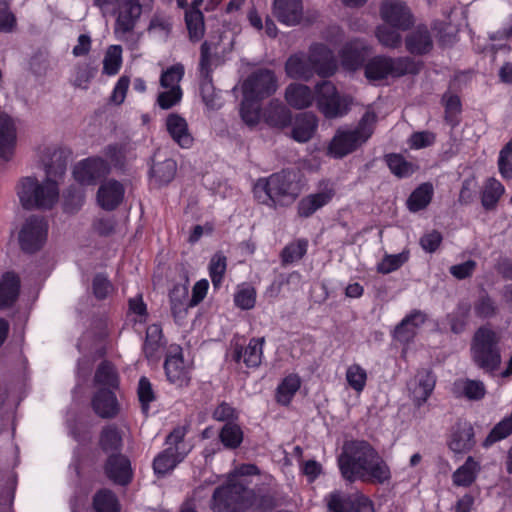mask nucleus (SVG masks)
<instances>
[{"label": "nucleus", "instance_id": "41", "mask_svg": "<svg viewBox=\"0 0 512 512\" xmlns=\"http://www.w3.org/2000/svg\"><path fill=\"white\" fill-rule=\"evenodd\" d=\"M433 187L430 183H423L416 188L407 200L410 211L417 212L424 209L432 199Z\"/></svg>", "mask_w": 512, "mask_h": 512}, {"label": "nucleus", "instance_id": "3", "mask_svg": "<svg viewBox=\"0 0 512 512\" xmlns=\"http://www.w3.org/2000/svg\"><path fill=\"white\" fill-rule=\"evenodd\" d=\"M336 69L337 62L332 51L322 44L313 45L309 55L301 53L290 56L285 64V71L290 78L304 81L310 80L314 74L332 76Z\"/></svg>", "mask_w": 512, "mask_h": 512}, {"label": "nucleus", "instance_id": "31", "mask_svg": "<svg viewBox=\"0 0 512 512\" xmlns=\"http://www.w3.org/2000/svg\"><path fill=\"white\" fill-rule=\"evenodd\" d=\"M452 391L456 397H464L471 401H479L486 394V388L482 381L468 378L456 380Z\"/></svg>", "mask_w": 512, "mask_h": 512}, {"label": "nucleus", "instance_id": "48", "mask_svg": "<svg viewBox=\"0 0 512 512\" xmlns=\"http://www.w3.org/2000/svg\"><path fill=\"white\" fill-rule=\"evenodd\" d=\"M474 312L477 317L487 319L495 317L499 312V307L493 298L484 293L475 301Z\"/></svg>", "mask_w": 512, "mask_h": 512}, {"label": "nucleus", "instance_id": "56", "mask_svg": "<svg viewBox=\"0 0 512 512\" xmlns=\"http://www.w3.org/2000/svg\"><path fill=\"white\" fill-rule=\"evenodd\" d=\"M96 68L89 63L77 64L73 74V84L76 87L86 89L91 79L94 78Z\"/></svg>", "mask_w": 512, "mask_h": 512}, {"label": "nucleus", "instance_id": "52", "mask_svg": "<svg viewBox=\"0 0 512 512\" xmlns=\"http://www.w3.org/2000/svg\"><path fill=\"white\" fill-rule=\"evenodd\" d=\"M121 53V46L114 45L109 47L103 60V72L105 74L115 75L118 73L122 63Z\"/></svg>", "mask_w": 512, "mask_h": 512}, {"label": "nucleus", "instance_id": "20", "mask_svg": "<svg viewBox=\"0 0 512 512\" xmlns=\"http://www.w3.org/2000/svg\"><path fill=\"white\" fill-rule=\"evenodd\" d=\"M264 342V337H261L252 338L246 347L235 345L232 359L237 363L243 360L249 368L258 367L262 361Z\"/></svg>", "mask_w": 512, "mask_h": 512}, {"label": "nucleus", "instance_id": "9", "mask_svg": "<svg viewBox=\"0 0 512 512\" xmlns=\"http://www.w3.org/2000/svg\"><path fill=\"white\" fill-rule=\"evenodd\" d=\"M266 180L275 206L290 205L301 193V186L297 179V174L293 171L283 170L272 174L266 178Z\"/></svg>", "mask_w": 512, "mask_h": 512}, {"label": "nucleus", "instance_id": "50", "mask_svg": "<svg viewBox=\"0 0 512 512\" xmlns=\"http://www.w3.org/2000/svg\"><path fill=\"white\" fill-rule=\"evenodd\" d=\"M184 76V66L182 64H175L165 71L160 76V85L164 89L181 88L180 82Z\"/></svg>", "mask_w": 512, "mask_h": 512}, {"label": "nucleus", "instance_id": "23", "mask_svg": "<svg viewBox=\"0 0 512 512\" xmlns=\"http://www.w3.org/2000/svg\"><path fill=\"white\" fill-rule=\"evenodd\" d=\"M318 127L317 117L312 113H301L295 118L290 136L299 143L308 142Z\"/></svg>", "mask_w": 512, "mask_h": 512}, {"label": "nucleus", "instance_id": "13", "mask_svg": "<svg viewBox=\"0 0 512 512\" xmlns=\"http://www.w3.org/2000/svg\"><path fill=\"white\" fill-rule=\"evenodd\" d=\"M152 7L153 0H126L115 22V34L122 37L131 32L141 14L144 11H151Z\"/></svg>", "mask_w": 512, "mask_h": 512}, {"label": "nucleus", "instance_id": "21", "mask_svg": "<svg viewBox=\"0 0 512 512\" xmlns=\"http://www.w3.org/2000/svg\"><path fill=\"white\" fill-rule=\"evenodd\" d=\"M125 189L116 180H108L102 183L97 192V201L105 210H114L122 202Z\"/></svg>", "mask_w": 512, "mask_h": 512}, {"label": "nucleus", "instance_id": "17", "mask_svg": "<svg viewBox=\"0 0 512 512\" xmlns=\"http://www.w3.org/2000/svg\"><path fill=\"white\" fill-rule=\"evenodd\" d=\"M272 12L280 23L295 26L302 21L303 2L302 0H273Z\"/></svg>", "mask_w": 512, "mask_h": 512}, {"label": "nucleus", "instance_id": "38", "mask_svg": "<svg viewBox=\"0 0 512 512\" xmlns=\"http://www.w3.org/2000/svg\"><path fill=\"white\" fill-rule=\"evenodd\" d=\"M480 465L473 457L469 456L465 463L460 466L452 475L453 483L456 486H470L476 479Z\"/></svg>", "mask_w": 512, "mask_h": 512}, {"label": "nucleus", "instance_id": "27", "mask_svg": "<svg viewBox=\"0 0 512 512\" xmlns=\"http://www.w3.org/2000/svg\"><path fill=\"white\" fill-rule=\"evenodd\" d=\"M105 471L109 479L120 485H126L132 477L130 462L123 455H111L107 460Z\"/></svg>", "mask_w": 512, "mask_h": 512}, {"label": "nucleus", "instance_id": "45", "mask_svg": "<svg viewBox=\"0 0 512 512\" xmlns=\"http://www.w3.org/2000/svg\"><path fill=\"white\" fill-rule=\"evenodd\" d=\"M354 494L346 495L334 491L326 497L328 509L332 512H352L354 509Z\"/></svg>", "mask_w": 512, "mask_h": 512}, {"label": "nucleus", "instance_id": "60", "mask_svg": "<svg viewBox=\"0 0 512 512\" xmlns=\"http://www.w3.org/2000/svg\"><path fill=\"white\" fill-rule=\"evenodd\" d=\"M100 442L105 451H117L121 447L122 439L116 428L107 427L102 431Z\"/></svg>", "mask_w": 512, "mask_h": 512}, {"label": "nucleus", "instance_id": "28", "mask_svg": "<svg viewBox=\"0 0 512 512\" xmlns=\"http://www.w3.org/2000/svg\"><path fill=\"white\" fill-rule=\"evenodd\" d=\"M263 119L271 127L284 129L292 123V114L281 102L272 100L263 111Z\"/></svg>", "mask_w": 512, "mask_h": 512}, {"label": "nucleus", "instance_id": "11", "mask_svg": "<svg viewBox=\"0 0 512 512\" xmlns=\"http://www.w3.org/2000/svg\"><path fill=\"white\" fill-rule=\"evenodd\" d=\"M277 89V79L268 69L252 73L242 84L243 96L261 101L272 95Z\"/></svg>", "mask_w": 512, "mask_h": 512}, {"label": "nucleus", "instance_id": "8", "mask_svg": "<svg viewBox=\"0 0 512 512\" xmlns=\"http://www.w3.org/2000/svg\"><path fill=\"white\" fill-rule=\"evenodd\" d=\"M419 69V64L409 57L376 56L365 65V76L369 80H381L387 76L400 77L405 74H415Z\"/></svg>", "mask_w": 512, "mask_h": 512}, {"label": "nucleus", "instance_id": "6", "mask_svg": "<svg viewBox=\"0 0 512 512\" xmlns=\"http://www.w3.org/2000/svg\"><path fill=\"white\" fill-rule=\"evenodd\" d=\"M254 493L239 478H232L226 485L215 489L211 509L214 512H241L252 505Z\"/></svg>", "mask_w": 512, "mask_h": 512}, {"label": "nucleus", "instance_id": "63", "mask_svg": "<svg viewBox=\"0 0 512 512\" xmlns=\"http://www.w3.org/2000/svg\"><path fill=\"white\" fill-rule=\"evenodd\" d=\"M92 291L97 299L102 300L112 293L113 285L105 275L97 274L92 281Z\"/></svg>", "mask_w": 512, "mask_h": 512}, {"label": "nucleus", "instance_id": "64", "mask_svg": "<svg viewBox=\"0 0 512 512\" xmlns=\"http://www.w3.org/2000/svg\"><path fill=\"white\" fill-rule=\"evenodd\" d=\"M182 90L181 88L166 89L157 96V104L160 108L167 110L175 106L181 101Z\"/></svg>", "mask_w": 512, "mask_h": 512}, {"label": "nucleus", "instance_id": "35", "mask_svg": "<svg viewBox=\"0 0 512 512\" xmlns=\"http://www.w3.org/2000/svg\"><path fill=\"white\" fill-rule=\"evenodd\" d=\"M176 170L177 165L173 159L160 160L155 155L150 169V177L157 185L167 184L175 177Z\"/></svg>", "mask_w": 512, "mask_h": 512}, {"label": "nucleus", "instance_id": "33", "mask_svg": "<svg viewBox=\"0 0 512 512\" xmlns=\"http://www.w3.org/2000/svg\"><path fill=\"white\" fill-rule=\"evenodd\" d=\"M433 41L426 26L420 25L406 37V48L412 54L428 53Z\"/></svg>", "mask_w": 512, "mask_h": 512}, {"label": "nucleus", "instance_id": "39", "mask_svg": "<svg viewBox=\"0 0 512 512\" xmlns=\"http://www.w3.org/2000/svg\"><path fill=\"white\" fill-rule=\"evenodd\" d=\"M162 329L158 324L150 325L146 330L143 351L147 358L158 357L162 347Z\"/></svg>", "mask_w": 512, "mask_h": 512}, {"label": "nucleus", "instance_id": "37", "mask_svg": "<svg viewBox=\"0 0 512 512\" xmlns=\"http://www.w3.org/2000/svg\"><path fill=\"white\" fill-rule=\"evenodd\" d=\"M365 47L359 42L347 44L341 52V63L348 70L359 68L366 58Z\"/></svg>", "mask_w": 512, "mask_h": 512}, {"label": "nucleus", "instance_id": "4", "mask_svg": "<svg viewBox=\"0 0 512 512\" xmlns=\"http://www.w3.org/2000/svg\"><path fill=\"white\" fill-rule=\"evenodd\" d=\"M377 115L366 111L353 130H338L330 141L328 152L335 158H342L364 144L373 134Z\"/></svg>", "mask_w": 512, "mask_h": 512}, {"label": "nucleus", "instance_id": "19", "mask_svg": "<svg viewBox=\"0 0 512 512\" xmlns=\"http://www.w3.org/2000/svg\"><path fill=\"white\" fill-rule=\"evenodd\" d=\"M17 144L15 121L6 113H0V157L9 161Z\"/></svg>", "mask_w": 512, "mask_h": 512}, {"label": "nucleus", "instance_id": "5", "mask_svg": "<svg viewBox=\"0 0 512 512\" xmlns=\"http://www.w3.org/2000/svg\"><path fill=\"white\" fill-rule=\"evenodd\" d=\"M500 336L488 327L479 328L471 344V357L485 373L494 374L501 365Z\"/></svg>", "mask_w": 512, "mask_h": 512}, {"label": "nucleus", "instance_id": "46", "mask_svg": "<svg viewBox=\"0 0 512 512\" xmlns=\"http://www.w3.org/2000/svg\"><path fill=\"white\" fill-rule=\"evenodd\" d=\"M240 115L242 120L250 127L259 123L260 120V105L259 100H254L249 97L243 96L241 102Z\"/></svg>", "mask_w": 512, "mask_h": 512}, {"label": "nucleus", "instance_id": "12", "mask_svg": "<svg viewBox=\"0 0 512 512\" xmlns=\"http://www.w3.org/2000/svg\"><path fill=\"white\" fill-rule=\"evenodd\" d=\"M47 237V223L43 218L32 216L26 220L19 232L21 249L26 253H35L42 248Z\"/></svg>", "mask_w": 512, "mask_h": 512}, {"label": "nucleus", "instance_id": "58", "mask_svg": "<svg viewBox=\"0 0 512 512\" xmlns=\"http://www.w3.org/2000/svg\"><path fill=\"white\" fill-rule=\"evenodd\" d=\"M226 257L220 253L215 254L209 264V273L214 287H219L226 271Z\"/></svg>", "mask_w": 512, "mask_h": 512}, {"label": "nucleus", "instance_id": "59", "mask_svg": "<svg viewBox=\"0 0 512 512\" xmlns=\"http://www.w3.org/2000/svg\"><path fill=\"white\" fill-rule=\"evenodd\" d=\"M200 94L203 102L210 108L217 106V94L212 84V76L200 75Z\"/></svg>", "mask_w": 512, "mask_h": 512}, {"label": "nucleus", "instance_id": "57", "mask_svg": "<svg viewBox=\"0 0 512 512\" xmlns=\"http://www.w3.org/2000/svg\"><path fill=\"white\" fill-rule=\"evenodd\" d=\"M376 36L382 45L389 48H396L401 44V35L392 26H379Z\"/></svg>", "mask_w": 512, "mask_h": 512}, {"label": "nucleus", "instance_id": "51", "mask_svg": "<svg viewBox=\"0 0 512 512\" xmlns=\"http://www.w3.org/2000/svg\"><path fill=\"white\" fill-rule=\"evenodd\" d=\"M346 380L354 391L360 393L366 385L367 373L359 364H352L346 370Z\"/></svg>", "mask_w": 512, "mask_h": 512}, {"label": "nucleus", "instance_id": "22", "mask_svg": "<svg viewBox=\"0 0 512 512\" xmlns=\"http://www.w3.org/2000/svg\"><path fill=\"white\" fill-rule=\"evenodd\" d=\"M426 321V315L419 311L414 310L407 315L398 324L394 331V338L403 343L408 344L413 340L416 335V330Z\"/></svg>", "mask_w": 512, "mask_h": 512}, {"label": "nucleus", "instance_id": "32", "mask_svg": "<svg viewBox=\"0 0 512 512\" xmlns=\"http://www.w3.org/2000/svg\"><path fill=\"white\" fill-rule=\"evenodd\" d=\"M166 126L173 140L183 148L192 145L193 138L188 131L186 120L178 114H170L166 120Z\"/></svg>", "mask_w": 512, "mask_h": 512}, {"label": "nucleus", "instance_id": "55", "mask_svg": "<svg viewBox=\"0 0 512 512\" xmlns=\"http://www.w3.org/2000/svg\"><path fill=\"white\" fill-rule=\"evenodd\" d=\"M409 253L401 252L399 254L386 255L383 260L377 265V271L382 274L391 273L400 268L405 262L408 261Z\"/></svg>", "mask_w": 512, "mask_h": 512}, {"label": "nucleus", "instance_id": "29", "mask_svg": "<svg viewBox=\"0 0 512 512\" xmlns=\"http://www.w3.org/2000/svg\"><path fill=\"white\" fill-rule=\"evenodd\" d=\"M475 445L474 430L470 423H457L449 442V448L455 453H464Z\"/></svg>", "mask_w": 512, "mask_h": 512}, {"label": "nucleus", "instance_id": "16", "mask_svg": "<svg viewBox=\"0 0 512 512\" xmlns=\"http://www.w3.org/2000/svg\"><path fill=\"white\" fill-rule=\"evenodd\" d=\"M164 369L168 381L177 387H186L191 380V366L185 363L181 353L166 358Z\"/></svg>", "mask_w": 512, "mask_h": 512}, {"label": "nucleus", "instance_id": "49", "mask_svg": "<svg viewBox=\"0 0 512 512\" xmlns=\"http://www.w3.org/2000/svg\"><path fill=\"white\" fill-rule=\"evenodd\" d=\"M94 508L97 512H119L118 500L109 490H101L94 496Z\"/></svg>", "mask_w": 512, "mask_h": 512}, {"label": "nucleus", "instance_id": "34", "mask_svg": "<svg viewBox=\"0 0 512 512\" xmlns=\"http://www.w3.org/2000/svg\"><path fill=\"white\" fill-rule=\"evenodd\" d=\"M19 290V277L12 272L5 273L0 280V308L12 306L19 296Z\"/></svg>", "mask_w": 512, "mask_h": 512}, {"label": "nucleus", "instance_id": "44", "mask_svg": "<svg viewBox=\"0 0 512 512\" xmlns=\"http://www.w3.org/2000/svg\"><path fill=\"white\" fill-rule=\"evenodd\" d=\"M185 21L189 37L193 41L200 40L204 35V17L199 9H190L185 13Z\"/></svg>", "mask_w": 512, "mask_h": 512}, {"label": "nucleus", "instance_id": "47", "mask_svg": "<svg viewBox=\"0 0 512 512\" xmlns=\"http://www.w3.org/2000/svg\"><path fill=\"white\" fill-rule=\"evenodd\" d=\"M504 192L503 185L496 179H489L482 193V205L485 209H493Z\"/></svg>", "mask_w": 512, "mask_h": 512}, {"label": "nucleus", "instance_id": "36", "mask_svg": "<svg viewBox=\"0 0 512 512\" xmlns=\"http://www.w3.org/2000/svg\"><path fill=\"white\" fill-rule=\"evenodd\" d=\"M171 312L176 321H180L186 315L187 309L193 307L185 285H175L170 292Z\"/></svg>", "mask_w": 512, "mask_h": 512}, {"label": "nucleus", "instance_id": "24", "mask_svg": "<svg viewBox=\"0 0 512 512\" xmlns=\"http://www.w3.org/2000/svg\"><path fill=\"white\" fill-rule=\"evenodd\" d=\"M219 45V39L206 40L202 43L199 61L200 75L211 76L213 69L221 64Z\"/></svg>", "mask_w": 512, "mask_h": 512}, {"label": "nucleus", "instance_id": "25", "mask_svg": "<svg viewBox=\"0 0 512 512\" xmlns=\"http://www.w3.org/2000/svg\"><path fill=\"white\" fill-rule=\"evenodd\" d=\"M284 97L286 102L297 110L310 107L315 100L311 88L301 83L289 84L285 89Z\"/></svg>", "mask_w": 512, "mask_h": 512}, {"label": "nucleus", "instance_id": "26", "mask_svg": "<svg viewBox=\"0 0 512 512\" xmlns=\"http://www.w3.org/2000/svg\"><path fill=\"white\" fill-rule=\"evenodd\" d=\"M335 191L332 187H325L322 191L302 198L298 203V215L303 218L310 217L318 209L331 201Z\"/></svg>", "mask_w": 512, "mask_h": 512}, {"label": "nucleus", "instance_id": "62", "mask_svg": "<svg viewBox=\"0 0 512 512\" xmlns=\"http://www.w3.org/2000/svg\"><path fill=\"white\" fill-rule=\"evenodd\" d=\"M234 302L237 307L243 310L252 309L256 302L255 289L250 286L239 289L234 295Z\"/></svg>", "mask_w": 512, "mask_h": 512}, {"label": "nucleus", "instance_id": "54", "mask_svg": "<svg viewBox=\"0 0 512 512\" xmlns=\"http://www.w3.org/2000/svg\"><path fill=\"white\" fill-rule=\"evenodd\" d=\"M307 246L308 242L303 239L287 245L281 253L283 264H289L300 260L305 255Z\"/></svg>", "mask_w": 512, "mask_h": 512}, {"label": "nucleus", "instance_id": "43", "mask_svg": "<svg viewBox=\"0 0 512 512\" xmlns=\"http://www.w3.org/2000/svg\"><path fill=\"white\" fill-rule=\"evenodd\" d=\"M219 439L225 448L236 449L243 441V431L233 422L226 423L220 430Z\"/></svg>", "mask_w": 512, "mask_h": 512}, {"label": "nucleus", "instance_id": "14", "mask_svg": "<svg viewBox=\"0 0 512 512\" xmlns=\"http://www.w3.org/2000/svg\"><path fill=\"white\" fill-rule=\"evenodd\" d=\"M109 170L108 163L102 158H87L75 165L73 176L80 184L91 185L106 176Z\"/></svg>", "mask_w": 512, "mask_h": 512}, {"label": "nucleus", "instance_id": "18", "mask_svg": "<svg viewBox=\"0 0 512 512\" xmlns=\"http://www.w3.org/2000/svg\"><path fill=\"white\" fill-rule=\"evenodd\" d=\"M436 384V377L431 370L422 369L417 372L414 379L409 383V390L415 405L418 407L427 401L433 392Z\"/></svg>", "mask_w": 512, "mask_h": 512}, {"label": "nucleus", "instance_id": "30", "mask_svg": "<svg viewBox=\"0 0 512 512\" xmlns=\"http://www.w3.org/2000/svg\"><path fill=\"white\" fill-rule=\"evenodd\" d=\"M95 413L102 418H112L118 412L117 400L109 389H99L92 399Z\"/></svg>", "mask_w": 512, "mask_h": 512}, {"label": "nucleus", "instance_id": "1", "mask_svg": "<svg viewBox=\"0 0 512 512\" xmlns=\"http://www.w3.org/2000/svg\"><path fill=\"white\" fill-rule=\"evenodd\" d=\"M71 152L66 149L49 147L45 150L44 166L46 181L42 184L36 178L26 177L18 187V196L25 209H49L58 201V179L66 172Z\"/></svg>", "mask_w": 512, "mask_h": 512}, {"label": "nucleus", "instance_id": "7", "mask_svg": "<svg viewBox=\"0 0 512 512\" xmlns=\"http://www.w3.org/2000/svg\"><path fill=\"white\" fill-rule=\"evenodd\" d=\"M185 430L175 428L166 438L167 447L153 461L155 474L164 476L170 473L183 461L190 451V446L184 441Z\"/></svg>", "mask_w": 512, "mask_h": 512}, {"label": "nucleus", "instance_id": "10", "mask_svg": "<svg viewBox=\"0 0 512 512\" xmlns=\"http://www.w3.org/2000/svg\"><path fill=\"white\" fill-rule=\"evenodd\" d=\"M316 100L319 110L327 118L341 117L348 111V101L340 97L336 87L330 81L316 85Z\"/></svg>", "mask_w": 512, "mask_h": 512}, {"label": "nucleus", "instance_id": "15", "mask_svg": "<svg viewBox=\"0 0 512 512\" xmlns=\"http://www.w3.org/2000/svg\"><path fill=\"white\" fill-rule=\"evenodd\" d=\"M381 16L387 24L400 30H407L413 23L409 8L400 0H385Z\"/></svg>", "mask_w": 512, "mask_h": 512}, {"label": "nucleus", "instance_id": "61", "mask_svg": "<svg viewBox=\"0 0 512 512\" xmlns=\"http://www.w3.org/2000/svg\"><path fill=\"white\" fill-rule=\"evenodd\" d=\"M498 166L502 177L512 178V139L500 151Z\"/></svg>", "mask_w": 512, "mask_h": 512}, {"label": "nucleus", "instance_id": "40", "mask_svg": "<svg viewBox=\"0 0 512 512\" xmlns=\"http://www.w3.org/2000/svg\"><path fill=\"white\" fill-rule=\"evenodd\" d=\"M301 380L298 375L290 374L279 384L276 392V400L282 405H288L299 390Z\"/></svg>", "mask_w": 512, "mask_h": 512}, {"label": "nucleus", "instance_id": "2", "mask_svg": "<svg viewBox=\"0 0 512 512\" xmlns=\"http://www.w3.org/2000/svg\"><path fill=\"white\" fill-rule=\"evenodd\" d=\"M342 477L353 483L356 480L373 484L390 481L391 471L377 450L367 441L353 440L344 443L338 458Z\"/></svg>", "mask_w": 512, "mask_h": 512}, {"label": "nucleus", "instance_id": "42", "mask_svg": "<svg viewBox=\"0 0 512 512\" xmlns=\"http://www.w3.org/2000/svg\"><path fill=\"white\" fill-rule=\"evenodd\" d=\"M385 161H386L390 171L398 178L409 177L417 169V166H415L413 163L407 161L400 154L386 155Z\"/></svg>", "mask_w": 512, "mask_h": 512}, {"label": "nucleus", "instance_id": "53", "mask_svg": "<svg viewBox=\"0 0 512 512\" xmlns=\"http://www.w3.org/2000/svg\"><path fill=\"white\" fill-rule=\"evenodd\" d=\"M95 382L109 388H116L118 376L114 367L108 362H102L96 370Z\"/></svg>", "mask_w": 512, "mask_h": 512}]
</instances>
